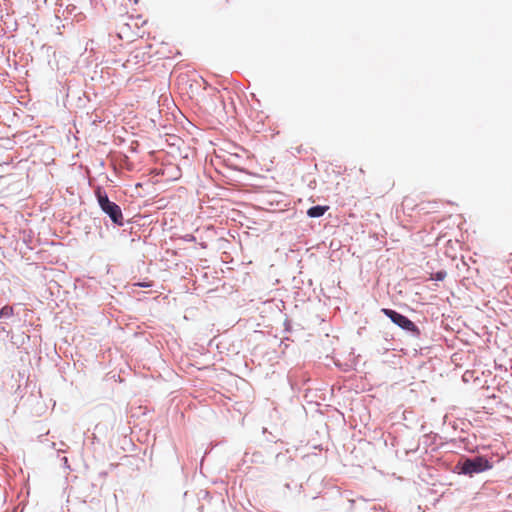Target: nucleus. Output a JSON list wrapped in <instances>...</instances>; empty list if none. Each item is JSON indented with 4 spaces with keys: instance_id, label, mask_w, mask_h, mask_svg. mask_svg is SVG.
Returning a JSON list of instances; mask_svg holds the SVG:
<instances>
[{
    "instance_id": "obj_8",
    "label": "nucleus",
    "mask_w": 512,
    "mask_h": 512,
    "mask_svg": "<svg viewBox=\"0 0 512 512\" xmlns=\"http://www.w3.org/2000/svg\"><path fill=\"white\" fill-rule=\"evenodd\" d=\"M418 207H420V210H424V208L421 207V204H418Z\"/></svg>"
},
{
    "instance_id": "obj_3",
    "label": "nucleus",
    "mask_w": 512,
    "mask_h": 512,
    "mask_svg": "<svg viewBox=\"0 0 512 512\" xmlns=\"http://www.w3.org/2000/svg\"><path fill=\"white\" fill-rule=\"evenodd\" d=\"M381 311L384 315H386L388 318H390L393 323H395L402 329L409 331V332L417 331L416 325L410 319H408L406 316H404L392 309L383 308Z\"/></svg>"
},
{
    "instance_id": "obj_7",
    "label": "nucleus",
    "mask_w": 512,
    "mask_h": 512,
    "mask_svg": "<svg viewBox=\"0 0 512 512\" xmlns=\"http://www.w3.org/2000/svg\"><path fill=\"white\" fill-rule=\"evenodd\" d=\"M136 286H140V287H150L151 284L150 283H137L135 284Z\"/></svg>"
},
{
    "instance_id": "obj_4",
    "label": "nucleus",
    "mask_w": 512,
    "mask_h": 512,
    "mask_svg": "<svg viewBox=\"0 0 512 512\" xmlns=\"http://www.w3.org/2000/svg\"><path fill=\"white\" fill-rule=\"evenodd\" d=\"M328 208V206H313L308 209L307 215L311 218L321 217L328 210Z\"/></svg>"
},
{
    "instance_id": "obj_9",
    "label": "nucleus",
    "mask_w": 512,
    "mask_h": 512,
    "mask_svg": "<svg viewBox=\"0 0 512 512\" xmlns=\"http://www.w3.org/2000/svg\"><path fill=\"white\" fill-rule=\"evenodd\" d=\"M418 207H420V210H424V208L421 207V204H418Z\"/></svg>"
},
{
    "instance_id": "obj_1",
    "label": "nucleus",
    "mask_w": 512,
    "mask_h": 512,
    "mask_svg": "<svg viewBox=\"0 0 512 512\" xmlns=\"http://www.w3.org/2000/svg\"><path fill=\"white\" fill-rule=\"evenodd\" d=\"M96 196L101 209L111 218V220L118 225L123 224V215L120 207L111 202L106 193L102 192L100 188L96 190Z\"/></svg>"
},
{
    "instance_id": "obj_5",
    "label": "nucleus",
    "mask_w": 512,
    "mask_h": 512,
    "mask_svg": "<svg viewBox=\"0 0 512 512\" xmlns=\"http://www.w3.org/2000/svg\"><path fill=\"white\" fill-rule=\"evenodd\" d=\"M13 313H14L13 307L6 305L0 310V318L11 317L13 315Z\"/></svg>"
},
{
    "instance_id": "obj_6",
    "label": "nucleus",
    "mask_w": 512,
    "mask_h": 512,
    "mask_svg": "<svg viewBox=\"0 0 512 512\" xmlns=\"http://www.w3.org/2000/svg\"><path fill=\"white\" fill-rule=\"evenodd\" d=\"M446 275L447 273L445 271H438L432 276V279L442 281L445 279Z\"/></svg>"
},
{
    "instance_id": "obj_2",
    "label": "nucleus",
    "mask_w": 512,
    "mask_h": 512,
    "mask_svg": "<svg viewBox=\"0 0 512 512\" xmlns=\"http://www.w3.org/2000/svg\"><path fill=\"white\" fill-rule=\"evenodd\" d=\"M462 473L472 476L491 468L489 461L483 457L467 458L458 464Z\"/></svg>"
}]
</instances>
